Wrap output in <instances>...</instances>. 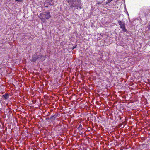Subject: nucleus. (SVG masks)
<instances>
[{
  "instance_id": "obj_1",
  "label": "nucleus",
  "mask_w": 150,
  "mask_h": 150,
  "mask_svg": "<svg viewBox=\"0 0 150 150\" xmlns=\"http://www.w3.org/2000/svg\"><path fill=\"white\" fill-rule=\"evenodd\" d=\"M118 23L120 25V27L121 28L122 30L124 32H126L127 30L126 29L125 26V24L124 22H122L120 21H118Z\"/></svg>"
},
{
  "instance_id": "obj_2",
  "label": "nucleus",
  "mask_w": 150,
  "mask_h": 150,
  "mask_svg": "<svg viewBox=\"0 0 150 150\" xmlns=\"http://www.w3.org/2000/svg\"><path fill=\"white\" fill-rule=\"evenodd\" d=\"M39 57L38 55L36 53L33 56L31 61L32 62L35 61Z\"/></svg>"
},
{
  "instance_id": "obj_3",
  "label": "nucleus",
  "mask_w": 150,
  "mask_h": 150,
  "mask_svg": "<svg viewBox=\"0 0 150 150\" xmlns=\"http://www.w3.org/2000/svg\"><path fill=\"white\" fill-rule=\"evenodd\" d=\"M45 17L47 19H49L50 17H51V15L50 14V12H48L47 13H45L44 14Z\"/></svg>"
},
{
  "instance_id": "obj_4",
  "label": "nucleus",
  "mask_w": 150,
  "mask_h": 150,
  "mask_svg": "<svg viewBox=\"0 0 150 150\" xmlns=\"http://www.w3.org/2000/svg\"><path fill=\"white\" fill-rule=\"evenodd\" d=\"M57 117V115H53L51 116L50 117V119L51 121H53Z\"/></svg>"
},
{
  "instance_id": "obj_5",
  "label": "nucleus",
  "mask_w": 150,
  "mask_h": 150,
  "mask_svg": "<svg viewBox=\"0 0 150 150\" xmlns=\"http://www.w3.org/2000/svg\"><path fill=\"white\" fill-rule=\"evenodd\" d=\"M3 97L5 99H6L8 98V95L6 94L3 95Z\"/></svg>"
},
{
  "instance_id": "obj_6",
  "label": "nucleus",
  "mask_w": 150,
  "mask_h": 150,
  "mask_svg": "<svg viewBox=\"0 0 150 150\" xmlns=\"http://www.w3.org/2000/svg\"><path fill=\"white\" fill-rule=\"evenodd\" d=\"M46 57L45 56H42L41 57V59L42 60H44L45 59V58Z\"/></svg>"
},
{
  "instance_id": "obj_7",
  "label": "nucleus",
  "mask_w": 150,
  "mask_h": 150,
  "mask_svg": "<svg viewBox=\"0 0 150 150\" xmlns=\"http://www.w3.org/2000/svg\"><path fill=\"white\" fill-rule=\"evenodd\" d=\"M16 1L22 2L23 1V0H15Z\"/></svg>"
},
{
  "instance_id": "obj_8",
  "label": "nucleus",
  "mask_w": 150,
  "mask_h": 150,
  "mask_svg": "<svg viewBox=\"0 0 150 150\" xmlns=\"http://www.w3.org/2000/svg\"><path fill=\"white\" fill-rule=\"evenodd\" d=\"M82 127V125L81 124H80L79 125V127L78 128L79 129H81Z\"/></svg>"
},
{
  "instance_id": "obj_9",
  "label": "nucleus",
  "mask_w": 150,
  "mask_h": 150,
  "mask_svg": "<svg viewBox=\"0 0 150 150\" xmlns=\"http://www.w3.org/2000/svg\"><path fill=\"white\" fill-rule=\"evenodd\" d=\"M113 0H108L107 1V3H109L112 1Z\"/></svg>"
},
{
  "instance_id": "obj_10",
  "label": "nucleus",
  "mask_w": 150,
  "mask_h": 150,
  "mask_svg": "<svg viewBox=\"0 0 150 150\" xmlns=\"http://www.w3.org/2000/svg\"><path fill=\"white\" fill-rule=\"evenodd\" d=\"M148 28L149 30H150V25L148 26Z\"/></svg>"
},
{
  "instance_id": "obj_11",
  "label": "nucleus",
  "mask_w": 150,
  "mask_h": 150,
  "mask_svg": "<svg viewBox=\"0 0 150 150\" xmlns=\"http://www.w3.org/2000/svg\"><path fill=\"white\" fill-rule=\"evenodd\" d=\"M69 2H70V1H68V3H69Z\"/></svg>"
}]
</instances>
